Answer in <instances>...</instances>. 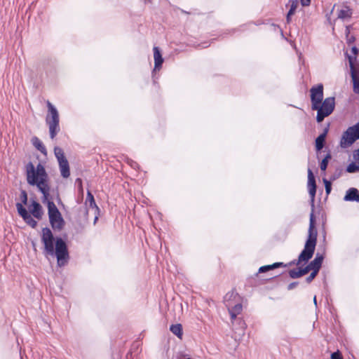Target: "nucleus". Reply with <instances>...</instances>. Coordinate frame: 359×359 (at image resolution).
I'll return each instance as SVG.
<instances>
[{"label": "nucleus", "mask_w": 359, "mask_h": 359, "mask_svg": "<svg viewBox=\"0 0 359 359\" xmlns=\"http://www.w3.org/2000/svg\"><path fill=\"white\" fill-rule=\"evenodd\" d=\"M99 215H100V212L98 213L97 212L95 211V218H94V221H93L94 224H95L96 222H97Z\"/></svg>", "instance_id": "47"}, {"label": "nucleus", "mask_w": 359, "mask_h": 359, "mask_svg": "<svg viewBox=\"0 0 359 359\" xmlns=\"http://www.w3.org/2000/svg\"><path fill=\"white\" fill-rule=\"evenodd\" d=\"M351 53L353 54V56H351L352 57H355L359 53V49L356 46H353L351 48Z\"/></svg>", "instance_id": "38"}, {"label": "nucleus", "mask_w": 359, "mask_h": 359, "mask_svg": "<svg viewBox=\"0 0 359 359\" xmlns=\"http://www.w3.org/2000/svg\"><path fill=\"white\" fill-rule=\"evenodd\" d=\"M346 172L348 173H355L359 172L358 163L354 161L350 163L346 168Z\"/></svg>", "instance_id": "26"}, {"label": "nucleus", "mask_w": 359, "mask_h": 359, "mask_svg": "<svg viewBox=\"0 0 359 359\" xmlns=\"http://www.w3.org/2000/svg\"><path fill=\"white\" fill-rule=\"evenodd\" d=\"M329 162L322 160L320 163V168L322 172H325L327 168Z\"/></svg>", "instance_id": "35"}, {"label": "nucleus", "mask_w": 359, "mask_h": 359, "mask_svg": "<svg viewBox=\"0 0 359 359\" xmlns=\"http://www.w3.org/2000/svg\"><path fill=\"white\" fill-rule=\"evenodd\" d=\"M76 183H77V184H78V185H79V191H80L81 193H83V189L82 180H81V178H77V179L76 180Z\"/></svg>", "instance_id": "40"}, {"label": "nucleus", "mask_w": 359, "mask_h": 359, "mask_svg": "<svg viewBox=\"0 0 359 359\" xmlns=\"http://www.w3.org/2000/svg\"><path fill=\"white\" fill-rule=\"evenodd\" d=\"M352 28V25H346L345 27V34L346 36L350 35L351 29Z\"/></svg>", "instance_id": "45"}, {"label": "nucleus", "mask_w": 359, "mask_h": 359, "mask_svg": "<svg viewBox=\"0 0 359 359\" xmlns=\"http://www.w3.org/2000/svg\"><path fill=\"white\" fill-rule=\"evenodd\" d=\"M326 144V138L318 135L315 140V149L317 154L320 153Z\"/></svg>", "instance_id": "23"}, {"label": "nucleus", "mask_w": 359, "mask_h": 359, "mask_svg": "<svg viewBox=\"0 0 359 359\" xmlns=\"http://www.w3.org/2000/svg\"><path fill=\"white\" fill-rule=\"evenodd\" d=\"M335 109V97H329L323 100L317 107H313L311 109L317 111L316 121L321 123L325 118L332 114Z\"/></svg>", "instance_id": "5"}, {"label": "nucleus", "mask_w": 359, "mask_h": 359, "mask_svg": "<svg viewBox=\"0 0 359 359\" xmlns=\"http://www.w3.org/2000/svg\"><path fill=\"white\" fill-rule=\"evenodd\" d=\"M346 43L348 45H351V43H353L355 41V37L353 35L346 36Z\"/></svg>", "instance_id": "36"}, {"label": "nucleus", "mask_w": 359, "mask_h": 359, "mask_svg": "<svg viewBox=\"0 0 359 359\" xmlns=\"http://www.w3.org/2000/svg\"><path fill=\"white\" fill-rule=\"evenodd\" d=\"M344 169L341 166H338L335 168L333 173L330 175V181H335L339 179L343 174Z\"/></svg>", "instance_id": "24"}, {"label": "nucleus", "mask_w": 359, "mask_h": 359, "mask_svg": "<svg viewBox=\"0 0 359 359\" xmlns=\"http://www.w3.org/2000/svg\"><path fill=\"white\" fill-rule=\"evenodd\" d=\"M16 208L18 215L22 218L24 222L32 228L34 229L37 226V222L32 217L22 203H17Z\"/></svg>", "instance_id": "11"}, {"label": "nucleus", "mask_w": 359, "mask_h": 359, "mask_svg": "<svg viewBox=\"0 0 359 359\" xmlns=\"http://www.w3.org/2000/svg\"><path fill=\"white\" fill-rule=\"evenodd\" d=\"M29 213L37 219H41L43 215V210L41 205L36 201L32 199L29 205Z\"/></svg>", "instance_id": "13"}, {"label": "nucleus", "mask_w": 359, "mask_h": 359, "mask_svg": "<svg viewBox=\"0 0 359 359\" xmlns=\"http://www.w3.org/2000/svg\"><path fill=\"white\" fill-rule=\"evenodd\" d=\"M292 15H289V12H287V15H286V22L287 23H290L291 22V18H292Z\"/></svg>", "instance_id": "48"}, {"label": "nucleus", "mask_w": 359, "mask_h": 359, "mask_svg": "<svg viewBox=\"0 0 359 359\" xmlns=\"http://www.w3.org/2000/svg\"><path fill=\"white\" fill-rule=\"evenodd\" d=\"M353 9L347 5V4H343L341 8L337 10V18L345 20L352 17Z\"/></svg>", "instance_id": "16"}, {"label": "nucleus", "mask_w": 359, "mask_h": 359, "mask_svg": "<svg viewBox=\"0 0 359 359\" xmlns=\"http://www.w3.org/2000/svg\"><path fill=\"white\" fill-rule=\"evenodd\" d=\"M299 285V282H292L287 285V290H292Z\"/></svg>", "instance_id": "39"}, {"label": "nucleus", "mask_w": 359, "mask_h": 359, "mask_svg": "<svg viewBox=\"0 0 359 359\" xmlns=\"http://www.w3.org/2000/svg\"><path fill=\"white\" fill-rule=\"evenodd\" d=\"M353 158L355 160H359V148L354 151V152H353Z\"/></svg>", "instance_id": "46"}, {"label": "nucleus", "mask_w": 359, "mask_h": 359, "mask_svg": "<svg viewBox=\"0 0 359 359\" xmlns=\"http://www.w3.org/2000/svg\"><path fill=\"white\" fill-rule=\"evenodd\" d=\"M344 201L359 203V191L358 189L354 187L348 189L344 197Z\"/></svg>", "instance_id": "17"}, {"label": "nucleus", "mask_w": 359, "mask_h": 359, "mask_svg": "<svg viewBox=\"0 0 359 359\" xmlns=\"http://www.w3.org/2000/svg\"><path fill=\"white\" fill-rule=\"evenodd\" d=\"M351 68V76L353 82V90L355 94H359V70H356L354 68L353 62L355 60V57H352L347 53H346Z\"/></svg>", "instance_id": "12"}, {"label": "nucleus", "mask_w": 359, "mask_h": 359, "mask_svg": "<svg viewBox=\"0 0 359 359\" xmlns=\"http://www.w3.org/2000/svg\"><path fill=\"white\" fill-rule=\"evenodd\" d=\"M323 182L325 185V193L327 195H329L332 191V182L333 181H330V179L327 180L326 178H323Z\"/></svg>", "instance_id": "27"}, {"label": "nucleus", "mask_w": 359, "mask_h": 359, "mask_svg": "<svg viewBox=\"0 0 359 359\" xmlns=\"http://www.w3.org/2000/svg\"><path fill=\"white\" fill-rule=\"evenodd\" d=\"M288 273L290 277L293 279L302 277L299 268L290 269Z\"/></svg>", "instance_id": "28"}, {"label": "nucleus", "mask_w": 359, "mask_h": 359, "mask_svg": "<svg viewBox=\"0 0 359 359\" xmlns=\"http://www.w3.org/2000/svg\"><path fill=\"white\" fill-rule=\"evenodd\" d=\"M330 123H328L326 126V127L323 129V132L319 135L320 136H323L324 137H327V135L328 134L329 130H330Z\"/></svg>", "instance_id": "37"}, {"label": "nucleus", "mask_w": 359, "mask_h": 359, "mask_svg": "<svg viewBox=\"0 0 359 359\" xmlns=\"http://www.w3.org/2000/svg\"><path fill=\"white\" fill-rule=\"evenodd\" d=\"M187 359H193V358H187Z\"/></svg>", "instance_id": "53"}, {"label": "nucleus", "mask_w": 359, "mask_h": 359, "mask_svg": "<svg viewBox=\"0 0 359 359\" xmlns=\"http://www.w3.org/2000/svg\"><path fill=\"white\" fill-rule=\"evenodd\" d=\"M302 262H297V260L294 259L287 264H285V267L291 266L293 265H299Z\"/></svg>", "instance_id": "42"}, {"label": "nucleus", "mask_w": 359, "mask_h": 359, "mask_svg": "<svg viewBox=\"0 0 359 359\" xmlns=\"http://www.w3.org/2000/svg\"><path fill=\"white\" fill-rule=\"evenodd\" d=\"M273 269H274V268H273L272 264L264 265V266L259 267V269L258 270V273H266V272H267L270 270H273Z\"/></svg>", "instance_id": "31"}, {"label": "nucleus", "mask_w": 359, "mask_h": 359, "mask_svg": "<svg viewBox=\"0 0 359 359\" xmlns=\"http://www.w3.org/2000/svg\"><path fill=\"white\" fill-rule=\"evenodd\" d=\"M313 302H314L315 305L316 306L317 305L316 296H314V297H313Z\"/></svg>", "instance_id": "51"}, {"label": "nucleus", "mask_w": 359, "mask_h": 359, "mask_svg": "<svg viewBox=\"0 0 359 359\" xmlns=\"http://www.w3.org/2000/svg\"><path fill=\"white\" fill-rule=\"evenodd\" d=\"M127 163L128 165H130V166L131 168H133V169H138L139 168V165L137 162L134 161L132 159H130V158H128L127 159Z\"/></svg>", "instance_id": "34"}, {"label": "nucleus", "mask_w": 359, "mask_h": 359, "mask_svg": "<svg viewBox=\"0 0 359 359\" xmlns=\"http://www.w3.org/2000/svg\"><path fill=\"white\" fill-rule=\"evenodd\" d=\"M311 273L310 275L306 278V281L307 283H310L313 281V280L317 276L318 274L319 271H317L316 269H311Z\"/></svg>", "instance_id": "30"}, {"label": "nucleus", "mask_w": 359, "mask_h": 359, "mask_svg": "<svg viewBox=\"0 0 359 359\" xmlns=\"http://www.w3.org/2000/svg\"><path fill=\"white\" fill-rule=\"evenodd\" d=\"M20 200H21V203L22 204V205H27V202H28V196H27V193L25 190H23L22 189L21 191H20Z\"/></svg>", "instance_id": "29"}, {"label": "nucleus", "mask_w": 359, "mask_h": 359, "mask_svg": "<svg viewBox=\"0 0 359 359\" xmlns=\"http://www.w3.org/2000/svg\"><path fill=\"white\" fill-rule=\"evenodd\" d=\"M359 140V122L349 126L341 135L339 145L343 149L352 146Z\"/></svg>", "instance_id": "6"}, {"label": "nucleus", "mask_w": 359, "mask_h": 359, "mask_svg": "<svg viewBox=\"0 0 359 359\" xmlns=\"http://www.w3.org/2000/svg\"><path fill=\"white\" fill-rule=\"evenodd\" d=\"M226 306L228 308L231 320H235L237 316L241 313L243 309V306L240 302V300L234 303H226Z\"/></svg>", "instance_id": "14"}, {"label": "nucleus", "mask_w": 359, "mask_h": 359, "mask_svg": "<svg viewBox=\"0 0 359 359\" xmlns=\"http://www.w3.org/2000/svg\"><path fill=\"white\" fill-rule=\"evenodd\" d=\"M31 142L34 147L39 150L41 154L46 156L47 150L43 142L36 136L33 137Z\"/></svg>", "instance_id": "20"}, {"label": "nucleus", "mask_w": 359, "mask_h": 359, "mask_svg": "<svg viewBox=\"0 0 359 359\" xmlns=\"http://www.w3.org/2000/svg\"><path fill=\"white\" fill-rule=\"evenodd\" d=\"M42 194V203L46 204L48 210L49 209L50 205L55 204L53 201V196L50 194V187L48 182L39 184L35 185Z\"/></svg>", "instance_id": "10"}, {"label": "nucleus", "mask_w": 359, "mask_h": 359, "mask_svg": "<svg viewBox=\"0 0 359 359\" xmlns=\"http://www.w3.org/2000/svg\"><path fill=\"white\" fill-rule=\"evenodd\" d=\"M331 158L332 155L330 151L328 150L327 154L325 155L324 158L322 160L329 162Z\"/></svg>", "instance_id": "43"}, {"label": "nucleus", "mask_w": 359, "mask_h": 359, "mask_svg": "<svg viewBox=\"0 0 359 359\" xmlns=\"http://www.w3.org/2000/svg\"><path fill=\"white\" fill-rule=\"evenodd\" d=\"M88 203H89V207L90 208L95 209V211L97 212L98 213L100 212L99 207L95 203L93 194L89 190L87 191L86 204H87Z\"/></svg>", "instance_id": "21"}, {"label": "nucleus", "mask_w": 359, "mask_h": 359, "mask_svg": "<svg viewBox=\"0 0 359 359\" xmlns=\"http://www.w3.org/2000/svg\"><path fill=\"white\" fill-rule=\"evenodd\" d=\"M153 50L154 58V68L153 72H154L156 70H160L161 69L162 65L164 62V59L162 56L161 49L158 47L154 46ZM152 74H154V72H152Z\"/></svg>", "instance_id": "15"}, {"label": "nucleus", "mask_w": 359, "mask_h": 359, "mask_svg": "<svg viewBox=\"0 0 359 359\" xmlns=\"http://www.w3.org/2000/svg\"><path fill=\"white\" fill-rule=\"evenodd\" d=\"M323 85L322 83H318L311 88L310 97L311 109L317 107V104H319L323 100Z\"/></svg>", "instance_id": "9"}, {"label": "nucleus", "mask_w": 359, "mask_h": 359, "mask_svg": "<svg viewBox=\"0 0 359 359\" xmlns=\"http://www.w3.org/2000/svg\"><path fill=\"white\" fill-rule=\"evenodd\" d=\"M241 297L238 293L236 292L235 290H232L231 291L227 292L224 297V302L226 305V303H234L238 300H240Z\"/></svg>", "instance_id": "19"}, {"label": "nucleus", "mask_w": 359, "mask_h": 359, "mask_svg": "<svg viewBox=\"0 0 359 359\" xmlns=\"http://www.w3.org/2000/svg\"><path fill=\"white\" fill-rule=\"evenodd\" d=\"M307 188L310 197L311 212L309 215V226L308 236L304 249L298 256L297 262L307 263L313 256L317 244L318 231L316 229V218L315 215V198L317 184L316 177L311 168H308Z\"/></svg>", "instance_id": "1"}, {"label": "nucleus", "mask_w": 359, "mask_h": 359, "mask_svg": "<svg viewBox=\"0 0 359 359\" xmlns=\"http://www.w3.org/2000/svg\"><path fill=\"white\" fill-rule=\"evenodd\" d=\"M298 268L299 269L302 276L307 274L312 269L309 264H307L304 267H298Z\"/></svg>", "instance_id": "32"}, {"label": "nucleus", "mask_w": 359, "mask_h": 359, "mask_svg": "<svg viewBox=\"0 0 359 359\" xmlns=\"http://www.w3.org/2000/svg\"><path fill=\"white\" fill-rule=\"evenodd\" d=\"M323 259L324 255L318 252L316 253L315 258L312 261H311L308 264L312 269H316L317 271H320L323 262Z\"/></svg>", "instance_id": "18"}, {"label": "nucleus", "mask_w": 359, "mask_h": 359, "mask_svg": "<svg viewBox=\"0 0 359 359\" xmlns=\"http://www.w3.org/2000/svg\"><path fill=\"white\" fill-rule=\"evenodd\" d=\"M273 265V268L275 269H277L278 267H285V264H284L283 262H275L273 264H272Z\"/></svg>", "instance_id": "41"}, {"label": "nucleus", "mask_w": 359, "mask_h": 359, "mask_svg": "<svg viewBox=\"0 0 359 359\" xmlns=\"http://www.w3.org/2000/svg\"><path fill=\"white\" fill-rule=\"evenodd\" d=\"M26 177L27 182L30 186L48 182V175L45 167L40 163L35 168L29 161L26 165Z\"/></svg>", "instance_id": "3"}, {"label": "nucleus", "mask_w": 359, "mask_h": 359, "mask_svg": "<svg viewBox=\"0 0 359 359\" xmlns=\"http://www.w3.org/2000/svg\"><path fill=\"white\" fill-rule=\"evenodd\" d=\"M41 241L43 245V255L46 257H56L60 267L67 264L70 257L66 237L55 236L50 228L43 227L41 229Z\"/></svg>", "instance_id": "2"}, {"label": "nucleus", "mask_w": 359, "mask_h": 359, "mask_svg": "<svg viewBox=\"0 0 359 359\" xmlns=\"http://www.w3.org/2000/svg\"><path fill=\"white\" fill-rule=\"evenodd\" d=\"M290 5V9L288 11L290 15H293L297 10V8L299 5L298 0H289L288 4H286V6Z\"/></svg>", "instance_id": "25"}, {"label": "nucleus", "mask_w": 359, "mask_h": 359, "mask_svg": "<svg viewBox=\"0 0 359 359\" xmlns=\"http://www.w3.org/2000/svg\"><path fill=\"white\" fill-rule=\"evenodd\" d=\"M210 46V43L208 42H204L202 43L201 47L202 48H207Z\"/></svg>", "instance_id": "49"}, {"label": "nucleus", "mask_w": 359, "mask_h": 359, "mask_svg": "<svg viewBox=\"0 0 359 359\" xmlns=\"http://www.w3.org/2000/svg\"><path fill=\"white\" fill-rule=\"evenodd\" d=\"M331 359H343L341 353L339 351L332 352L330 356Z\"/></svg>", "instance_id": "33"}, {"label": "nucleus", "mask_w": 359, "mask_h": 359, "mask_svg": "<svg viewBox=\"0 0 359 359\" xmlns=\"http://www.w3.org/2000/svg\"><path fill=\"white\" fill-rule=\"evenodd\" d=\"M170 332L177 336L179 339H182L183 336L182 325L180 323L172 324L170 327Z\"/></svg>", "instance_id": "22"}, {"label": "nucleus", "mask_w": 359, "mask_h": 359, "mask_svg": "<svg viewBox=\"0 0 359 359\" xmlns=\"http://www.w3.org/2000/svg\"><path fill=\"white\" fill-rule=\"evenodd\" d=\"M231 32H235V29H232Z\"/></svg>", "instance_id": "52"}, {"label": "nucleus", "mask_w": 359, "mask_h": 359, "mask_svg": "<svg viewBox=\"0 0 359 359\" xmlns=\"http://www.w3.org/2000/svg\"><path fill=\"white\" fill-rule=\"evenodd\" d=\"M47 106L48 114L46 116V122L48 126L50 137L53 140L60 130L59 113L56 107L49 101L47 102Z\"/></svg>", "instance_id": "4"}, {"label": "nucleus", "mask_w": 359, "mask_h": 359, "mask_svg": "<svg viewBox=\"0 0 359 359\" xmlns=\"http://www.w3.org/2000/svg\"><path fill=\"white\" fill-rule=\"evenodd\" d=\"M311 0H300L302 6H308L311 4Z\"/></svg>", "instance_id": "44"}, {"label": "nucleus", "mask_w": 359, "mask_h": 359, "mask_svg": "<svg viewBox=\"0 0 359 359\" xmlns=\"http://www.w3.org/2000/svg\"><path fill=\"white\" fill-rule=\"evenodd\" d=\"M50 224L54 231H60L65 225V221L55 204L50 205L48 210Z\"/></svg>", "instance_id": "7"}, {"label": "nucleus", "mask_w": 359, "mask_h": 359, "mask_svg": "<svg viewBox=\"0 0 359 359\" xmlns=\"http://www.w3.org/2000/svg\"><path fill=\"white\" fill-rule=\"evenodd\" d=\"M32 245L33 250H34L35 252H36V251H37V250H36V243H35V242H34V241H32Z\"/></svg>", "instance_id": "50"}, {"label": "nucleus", "mask_w": 359, "mask_h": 359, "mask_svg": "<svg viewBox=\"0 0 359 359\" xmlns=\"http://www.w3.org/2000/svg\"><path fill=\"white\" fill-rule=\"evenodd\" d=\"M54 154L58 161L61 176L63 178L69 177L70 175L69 164L62 149L59 147H55Z\"/></svg>", "instance_id": "8"}]
</instances>
